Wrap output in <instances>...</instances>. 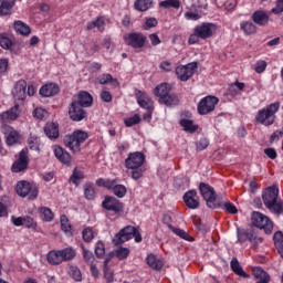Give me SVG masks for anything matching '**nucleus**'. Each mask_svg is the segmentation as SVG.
Instances as JSON below:
<instances>
[{"instance_id":"obj_1","label":"nucleus","mask_w":283,"mask_h":283,"mask_svg":"<svg viewBox=\"0 0 283 283\" xmlns=\"http://www.w3.org/2000/svg\"><path fill=\"white\" fill-rule=\"evenodd\" d=\"M262 200L271 213H274L275 216H282L283 201L280 199V189L277 186L268 187L262 192Z\"/></svg>"},{"instance_id":"obj_2","label":"nucleus","mask_w":283,"mask_h":283,"mask_svg":"<svg viewBox=\"0 0 283 283\" xmlns=\"http://www.w3.org/2000/svg\"><path fill=\"white\" fill-rule=\"evenodd\" d=\"M90 138V135L85 130H74L72 135H65L63 138V143L65 147H69L71 151L74 154H78L81 151V145L85 143V140Z\"/></svg>"},{"instance_id":"obj_3","label":"nucleus","mask_w":283,"mask_h":283,"mask_svg":"<svg viewBox=\"0 0 283 283\" xmlns=\"http://www.w3.org/2000/svg\"><path fill=\"white\" fill-rule=\"evenodd\" d=\"M199 191L209 209H219V207H222V201L218 199L216 190L209 184L200 182Z\"/></svg>"},{"instance_id":"obj_4","label":"nucleus","mask_w":283,"mask_h":283,"mask_svg":"<svg viewBox=\"0 0 283 283\" xmlns=\"http://www.w3.org/2000/svg\"><path fill=\"white\" fill-rule=\"evenodd\" d=\"M279 109L280 103H273L268 107L260 109L255 116L256 123H260V125H264L265 127H271V125L275 123V113Z\"/></svg>"},{"instance_id":"obj_5","label":"nucleus","mask_w":283,"mask_h":283,"mask_svg":"<svg viewBox=\"0 0 283 283\" xmlns=\"http://www.w3.org/2000/svg\"><path fill=\"white\" fill-rule=\"evenodd\" d=\"M15 191L21 198H25L28 196L29 200H36L39 197V188L27 180L19 181L17 184Z\"/></svg>"},{"instance_id":"obj_6","label":"nucleus","mask_w":283,"mask_h":283,"mask_svg":"<svg viewBox=\"0 0 283 283\" xmlns=\"http://www.w3.org/2000/svg\"><path fill=\"white\" fill-rule=\"evenodd\" d=\"M124 41L126 45L134 48V50H140L145 48L147 43V36L140 32H132L124 34Z\"/></svg>"},{"instance_id":"obj_7","label":"nucleus","mask_w":283,"mask_h":283,"mask_svg":"<svg viewBox=\"0 0 283 283\" xmlns=\"http://www.w3.org/2000/svg\"><path fill=\"white\" fill-rule=\"evenodd\" d=\"M252 224H254L256 229H263L266 234L272 233L273 231V222L269 217L261 212L252 213Z\"/></svg>"},{"instance_id":"obj_8","label":"nucleus","mask_w":283,"mask_h":283,"mask_svg":"<svg viewBox=\"0 0 283 283\" xmlns=\"http://www.w3.org/2000/svg\"><path fill=\"white\" fill-rule=\"evenodd\" d=\"M219 99L216 96H206L203 97L199 104H198V114H200V116H206V114H211V112H213V109H216V105H218Z\"/></svg>"},{"instance_id":"obj_9","label":"nucleus","mask_w":283,"mask_h":283,"mask_svg":"<svg viewBox=\"0 0 283 283\" xmlns=\"http://www.w3.org/2000/svg\"><path fill=\"white\" fill-rule=\"evenodd\" d=\"M198 70V62H191L186 65L177 66L176 75L180 81H189Z\"/></svg>"},{"instance_id":"obj_10","label":"nucleus","mask_w":283,"mask_h":283,"mask_svg":"<svg viewBox=\"0 0 283 283\" xmlns=\"http://www.w3.org/2000/svg\"><path fill=\"white\" fill-rule=\"evenodd\" d=\"M218 30V27L211 22H203L197 27H195L196 34L203 40L211 39L213 33Z\"/></svg>"},{"instance_id":"obj_11","label":"nucleus","mask_w":283,"mask_h":283,"mask_svg":"<svg viewBox=\"0 0 283 283\" xmlns=\"http://www.w3.org/2000/svg\"><path fill=\"white\" fill-rule=\"evenodd\" d=\"M145 164V154L140 151L130 153L125 159L126 169H138L143 168Z\"/></svg>"},{"instance_id":"obj_12","label":"nucleus","mask_w":283,"mask_h":283,"mask_svg":"<svg viewBox=\"0 0 283 283\" xmlns=\"http://www.w3.org/2000/svg\"><path fill=\"white\" fill-rule=\"evenodd\" d=\"M102 207L106 209V211H113L114 216H120L124 211L123 202L115 197H105Z\"/></svg>"},{"instance_id":"obj_13","label":"nucleus","mask_w":283,"mask_h":283,"mask_svg":"<svg viewBox=\"0 0 283 283\" xmlns=\"http://www.w3.org/2000/svg\"><path fill=\"white\" fill-rule=\"evenodd\" d=\"M134 231H136V227L134 226H127L123 228L113 238V244H115V247H118V244H124V242H128V240H132V238H134Z\"/></svg>"},{"instance_id":"obj_14","label":"nucleus","mask_w":283,"mask_h":283,"mask_svg":"<svg viewBox=\"0 0 283 283\" xmlns=\"http://www.w3.org/2000/svg\"><path fill=\"white\" fill-rule=\"evenodd\" d=\"M28 165H30V160L28 159V150L22 149L18 159L13 163L11 170L13 174H21V171H25V169H28Z\"/></svg>"},{"instance_id":"obj_15","label":"nucleus","mask_w":283,"mask_h":283,"mask_svg":"<svg viewBox=\"0 0 283 283\" xmlns=\"http://www.w3.org/2000/svg\"><path fill=\"white\" fill-rule=\"evenodd\" d=\"M136 97L138 105H140L144 109H147V113L144 116L145 120H147V118H151V105H154L151 97L140 91L136 93Z\"/></svg>"},{"instance_id":"obj_16","label":"nucleus","mask_w":283,"mask_h":283,"mask_svg":"<svg viewBox=\"0 0 283 283\" xmlns=\"http://www.w3.org/2000/svg\"><path fill=\"white\" fill-rule=\"evenodd\" d=\"M69 116L71 120L78 123L87 116V113L83 109V106L78 105V103L72 102L69 109Z\"/></svg>"},{"instance_id":"obj_17","label":"nucleus","mask_w":283,"mask_h":283,"mask_svg":"<svg viewBox=\"0 0 283 283\" xmlns=\"http://www.w3.org/2000/svg\"><path fill=\"white\" fill-rule=\"evenodd\" d=\"M27 90H28V82H25L24 80L18 81L12 92L13 98L15 101H25V96L28 94Z\"/></svg>"},{"instance_id":"obj_18","label":"nucleus","mask_w":283,"mask_h":283,"mask_svg":"<svg viewBox=\"0 0 283 283\" xmlns=\"http://www.w3.org/2000/svg\"><path fill=\"white\" fill-rule=\"evenodd\" d=\"M184 202L188 209H198L200 200H198V191L189 190L184 195Z\"/></svg>"},{"instance_id":"obj_19","label":"nucleus","mask_w":283,"mask_h":283,"mask_svg":"<svg viewBox=\"0 0 283 283\" xmlns=\"http://www.w3.org/2000/svg\"><path fill=\"white\" fill-rule=\"evenodd\" d=\"M8 134L6 135V143L8 147H12L14 145H21V134H19L14 128L7 126Z\"/></svg>"},{"instance_id":"obj_20","label":"nucleus","mask_w":283,"mask_h":283,"mask_svg":"<svg viewBox=\"0 0 283 283\" xmlns=\"http://www.w3.org/2000/svg\"><path fill=\"white\" fill-rule=\"evenodd\" d=\"M73 103H78L82 107H92L94 98L88 92L82 91L78 93L77 99L73 101Z\"/></svg>"},{"instance_id":"obj_21","label":"nucleus","mask_w":283,"mask_h":283,"mask_svg":"<svg viewBox=\"0 0 283 283\" xmlns=\"http://www.w3.org/2000/svg\"><path fill=\"white\" fill-rule=\"evenodd\" d=\"M44 134L51 140H56V138H59V124L46 123L44 126Z\"/></svg>"},{"instance_id":"obj_22","label":"nucleus","mask_w":283,"mask_h":283,"mask_svg":"<svg viewBox=\"0 0 283 283\" xmlns=\"http://www.w3.org/2000/svg\"><path fill=\"white\" fill-rule=\"evenodd\" d=\"M17 0H2L0 3V17H10Z\"/></svg>"},{"instance_id":"obj_23","label":"nucleus","mask_w":283,"mask_h":283,"mask_svg":"<svg viewBox=\"0 0 283 283\" xmlns=\"http://www.w3.org/2000/svg\"><path fill=\"white\" fill-rule=\"evenodd\" d=\"M55 157L60 163H63L64 165H70L72 163V156L67 150L63 149L61 146L56 147L54 149Z\"/></svg>"},{"instance_id":"obj_24","label":"nucleus","mask_w":283,"mask_h":283,"mask_svg":"<svg viewBox=\"0 0 283 283\" xmlns=\"http://www.w3.org/2000/svg\"><path fill=\"white\" fill-rule=\"evenodd\" d=\"M59 93V85L54 83L46 84L40 88V94L48 98L50 96H56Z\"/></svg>"},{"instance_id":"obj_25","label":"nucleus","mask_w":283,"mask_h":283,"mask_svg":"<svg viewBox=\"0 0 283 283\" xmlns=\"http://www.w3.org/2000/svg\"><path fill=\"white\" fill-rule=\"evenodd\" d=\"M252 21L254 23H256V25H261V27L268 25L269 24V14H266V12H264V11H255L252 14Z\"/></svg>"},{"instance_id":"obj_26","label":"nucleus","mask_w":283,"mask_h":283,"mask_svg":"<svg viewBox=\"0 0 283 283\" xmlns=\"http://www.w3.org/2000/svg\"><path fill=\"white\" fill-rule=\"evenodd\" d=\"M46 260L49 264H52L53 266H59V264H62L63 262L60 250L50 251L46 255Z\"/></svg>"},{"instance_id":"obj_27","label":"nucleus","mask_w":283,"mask_h":283,"mask_svg":"<svg viewBox=\"0 0 283 283\" xmlns=\"http://www.w3.org/2000/svg\"><path fill=\"white\" fill-rule=\"evenodd\" d=\"M230 268L235 273V275H239L240 277H249V274L244 272L242 269V265H240V261H238V258H232L230 262Z\"/></svg>"},{"instance_id":"obj_28","label":"nucleus","mask_w":283,"mask_h":283,"mask_svg":"<svg viewBox=\"0 0 283 283\" xmlns=\"http://www.w3.org/2000/svg\"><path fill=\"white\" fill-rule=\"evenodd\" d=\"M99 85H107L109 83L112 87H118L120 83H118V80L114 78L112 74H102L98 77Z\"/></svg>"},{"instance_id":"obj_29","label":"nucleus","mask_w":283,"mask_h":283,"mask_svg":"<svg viewBox=\"0 0 283 283\" xmlns=\"http://www.w3.org/2000/svg\"><path fill=\"white\" fill-rule=\"evenodd\" d=\"M60 255L62 258V262H70V260H74L76 258V250H74V248H64L60 250Z\"/></svg>"},{"instance_id":"obj_30","label":"nucleus","mask_w":283,"mask_h":283,"mask_svg":"<svg viewBox=\"0 0 283 283\" xmlns=\"http://www.w3.org/2000/svg\"><path fill=\"white\" fill-rule=\"evenodd\" d=\"M180 125L184 128V132L188 134H196L198 132V125L193 124V120L182 118L180 119Z\"/></svg>"},{"instance_id":"obj_31","label":"nucleus","mask_w":283,"mask_h":283,"mask_svg":"<svg viewBox=\"0 0 283 283\" xmlns=\"http://www.w3.org/2000/svg\"><path fill=\"white\" fill-rule=\"evenodd\" d=\"M146 260L148 266H150V269H154L155 271H160V269H163V266L165 265V263L158 260L154 254H149Z\"/></svg>"},{"instance_id":"obj_32","label":"nucleus","mask_w":283,"mask_h":283,"mask_svg":"<svg viewBox=\"0 0 283 283\" xmlns=\"http://www.w3.org/2000/svg\"><path fill=\"white\" fill-rule=\"evenodd\" d=\"M240 28L248 36H251V34H255V32H258V27H255L253 22L243 21L240 23Z\"/></svg>"},{"instance_id":"obj_33","label":"nucleus","mask_w":283,"mask_h":283,"mask_svg":"<svg viewBox=\"0 0 283 283\" xmlns=\"http://www.w3.org/2000/svg\"><path fill=\"white\" fill-rule=\"evenodd\" d=\"M13 28L18 34H22V36H28L31 32L30 27L22 21H15Z\"/></svg>"},{"instance_id":"obj_34","label":"nucleus","mask_w":283,"mask_h":283,"mask_svg":"<svg viewBox=\"0 0 283 283\" xmlns=\"http://www.w3.org/2000/svg\"><path fill=\"white\" fill-rule=\"evenodd\" d=\"M253 229L251 230H244V229H238L237 230V235H238V242L240 244H243V242H247V240H251V235H253Z\"/></svg>"},{"instance_id":"obj_35","label":"nucleus","mask_w":283,"mask_h":283,"mask_svg":"<svg viewBox=\"0 0 283 283\" xmlns=\"http://www.w3.org/2000/svg\"><path fill=\"white\" fill-rule=\"evenodd\" d=\"M84 198L86 200H94V198H96V189L94 188V184L86 182L84 185Z\"/></svg>"},{"instance_id":"obj_36","label":"nucleus","mask_w":283,"mask_h":283,"mask_svg":"<svg viewBox=\"0 0 283 283\" xmlns=\"http://www.w3.org/2000/svg\"><path fill=\"white\" fill-rule=\"evenodd\" d=\"M159 103H161L163 105H167V107H171V105H178L179 99L178 96L168 94L159 98Z\"/></svg>"},{"instance_id":"obj_37","label":"nucleus","mask_w":283,"mask_h":283,"mask_svg":"<svg viewBox=\"0 0 283 283\" xmlns=\"http://www.w3.org/2000/svg\"><path fill=\"white\" fill-rule=\"evenodd\" d=\"M134 6L139 12H147L151 8V0H136Z\"/></svg>"},{"instance_id":"obj_38","label":"nucleus","mask_w":283,"mask_h":283,"mask_svg":"<svg viewBox=\"0 0 283 283\" xmlns=\"http://www.w3.org/2000/svg\"><path fill=\"white\" fill-rule=\"evenodd\" d=\"M0 46H2L3 50H10V52L13 51L12 48H14V42L10 40V38L6 36V33L0 34Z\"/></svg>"},{"instance_id":"obj_39","label":"nucleus","mask_w":283,"mask_h":283,"mask_svg":"<svg viewBox=\"0 0 283 283\" xmlns=\"http://www.w3.org/2000/svg\"><path fill=\"white\" fill-rule=\"evenodd\" d=\"M1 120H17L19 118V113L17 108H11L0 115Z\"/></svg>"},{"instance_id":"obj_40","label":"nucleus","mask_w":283,"mask_h":283,"mask_svg":"<svg viewBox=\"0 0 283 283\" xmlns=\"http://www.w3.org/2000/svg\"><path fill=\"white\" fill-rule=\"evenodd\" d=\"M171 231L175 233V235H178L182 240H187V242H193L195 240L193 237L182 229L171 227Z\"/></svg>"},{"instance_id":"obj_41","label":"nucleus","mask_w":283,"mask_h":283,"mask_svg":"<svg viewBox=\"0 0 283 283\" xmlns=\"http://www.w3.org/2000/svg\"><path fill=\"white\" fill-rule=\"evenodd\" d=\"M83 178H85L83 171L78 170V168H74L73 174L70 177V182L78 187V181L83 180Z\"/></svg>"},{"instance_id":"obj_42","label":"nucleus","mask_w":283,"mask_h":283,"mask_svg":"<svg viewBox=\"0 0 283 283\" xmlns=\"http://www.w3.org/2000/svg\"><path fill=\"white\" fill-rule=\"evenodd\" d=\"M60 222L62 231H64V233H69V235H72V224H70V219H67V216H61Z\"/></svg>"},{"instance_id":"obj_43","label":"nucleus","mask_w":283,"mask_h":283,"mask_svg":"<svg viewBox=\"0 0 283 283\" xmlns=\"http://www.w3.org/2000/svg\"><path fill=\"white\" fill-rule=\"evenodd\" d=\"M69 275L75 280V282H81L83 280V274L81 273V270L76 265H71L69 268Z\"/></svg>"},{"instance_id":"obj_44","label":"nucleus","mask_w":283,"mask_h":283,"mask_svg":"<svg viewBox=\"0 0 283 283\" xmlns=\"http://www.w3.org/2000/svg\"><path fill=\"white\" fill-rule=\"evenodd\" d=\"M168 94H169V85L160 84L155 87V95H157L158 98H164Z\"/></svg>"},{"instance_id":"obj_45","label":"nucleus","mask_w":283,"mask_h":283,"mask_svg":"<svg viewBox=\"0 0 283 283\" xmlns=\"http://www.w3.org/2000/svg\"><path fill=\"white\" fill-rule=\"evenodd\" d=\"M103 25H105L103 18H97L96 20L87 23L86 30H94V28H97L99 32H103Z\"/></svg>"},{"instance_id":"obj_46","label":"nucleus","mask_w":283,"mask_h":283,"mask_svg":"<svg viewBox=\"0 0 283 283\" xmlns=\"http://www.w3.org/2000/svg\"><path fill=\"white\" fill-rule=\"evenodd\" d=\"M112 191L114 196H117V198H125V196H127V188L124 185L115 184Z\"/></svg>"},{"instance_id":"obj_47","label":"nucleus","mask_w":283,"mask_h":283,"mask_svg":"<svg viewBox=\"0 0 283 283\" xmlns=\"http://www.w3.org/2000/svg\"><path fill=\"white\" fill-rule=\"evenodd\" d=\"M82 248V253H83V258H84V261L87 263V264H94V253L90 250H87L85 248V245H81Z\"/></svg>"},{"instance_id":"obj_48","label":"nucleus","mask_w":283,"mask_h":283,"mask_svg":"<svg viewBox=\"0 0 283 283\" xmlns=\"http://www.w3.org/2000/svg\"><path fill=\"white\" fill-rule=\"evenodd\" d=\"M262 242H264V239L262 237H259L258 232H255V230H253L252 235L250 237V243L252 244V247L254 249H258V247H260V244H262Z\"/></svg>"},{"instance_id":"obj_49","label":"nucleus","mask_w":283,"mask_h":283,"mask_svg":"<svg viewBox=\"0 0 283 283\" xmlns=\"http://www.w3.org/2000/svg\"><path fill=\"white\" fill-rule=\"evenodd\" d=\"M129 249L128 248H118L115 250V255L118 260H126V258H129Z\"/></svg>"},{"instance_id":"obj_50","label":"nucleus","mask_w":283,"mask_h":283,"mask_svg":"<svg viewBox=\"0 0 283 283\" xmlns=\"http://www.w3.org/2000/svg\"><path fill=\"white\" fill-rule=\"evenodd\" d=\"M82 238L84 242H92L94 240V230L92 228H85L82 231Z\"/></svg>"},{"instance_id":"obj_51","label":"nucleus","mask_w":283,"mask_h":283,"mask_svg":"<svg viewBox=\"0 0 283 283\" xmlns=\"http://www.w3.org/2000/svg\"><path fill=\"white\" fill-rule=\"evenodd\" d=\"M160 8H180V1L178 0H165L159 3Z\"/></svg>"},{"instance_id":"obj_52","label":"nucleus","mask_w":283,"mask_h":283,"mask_svg":"<svg viewBox=\"0 0 283 283\" xmlns=\"http://www.w3.org/2000/svg\"><path fill=\"white\" fill-rule=\"evenodd\" d=\"M244 87H245L244 83L237 81L234 84L230 85L229 92L230 94L235 95L238 94V92H242Z\"/></svg>"},{"instance_id":"obj_53","label":"nucleus","mask_w":283,"mask_h":283,"mask_svg":"<svg viewBox=\"0 0 283 283\" xmlns=\"http://www.w3.org/2000/svg\"><path fill=\"white\" fill-rule=\"evenodd\" d=\"M40 212L42 213L43 220H45V222H52V220H54V213H52L50 208H41Z\"/></svg>"},{"instance_id":"obj_54","label":"nucleus","mask_w":283,"mask_h":283,"mask_svg":"<svg viewBox=\"0 0 283 283\" xmlns=\"http://www.w3.org/2000/svg\"><path fill=\"white\" fill-rule=\"evenodd\" d=\"M33 116L34 118H39V120H43V118L48 117V111H45V108H35L33 111Z\"/></svg>"},{"instance_id":"obj_55","label":"nucleus","mask_w":283,"mask_h":283,"mask_svg":"<svg viewBox=\"0 0 283 283\" xmlns=\"http://www.w3.org/2000/svg\"><path fill=\"white\" fill-rule=\"evenodd\" d=\"M124 123L126 127H134V125H138V123H140V116L135 114L133 117L125 119Z\"/></svg>"},{"instance_id":"obj_56","label":"nucleus","mask_w":283,"mask_h":283,"mask_svg":"<svg viewBox=\"0 0 283 283\" xmlns=\"http://www.w3.org/2000/svg\"><path fill=\"white\" fill-rule=\"evenodd\" d=\"M95 255L96 258H103V255H105V244L101 241L96 243Z\"/></svg>"},{"instance_id":"obj_57","label":"nucleus","mask_w":283,"mask_h":283,"mask_svg":"<svg viewBox=\"0 0 283 283\" xmlns=\"http://www.w3.org/2000/svg\"><path fill=\"white\" fill-rule=\"evenodd\" d=\"M221 207H223V209H226V211L228 213H231V214L238 213V208L233 203H231L230 201H227L223 205L221 203Z\"/></svg>"},{"instance_id":"obj_58","label":"nucleus","mask_w":283,"mask_h":283,"mask_svg":"<svg viewBox=\"0 0 283 283\" xmlns=\"http://www.w3.org/2000/svg\"><path fill=\"white\" fill-rule=\"evenodd\" d=\"M130 175L133 180H140L143 178V174H145V169L143 168H135L130 169Z\"/></svg>"},{"instance_id":"obj_59","label":"nucleus","mask_w":283,"mask_h":283,"mask_svg":"<svg viewBox=\"0 0 283 283\" xmlns=\"http://www.w3.org/2000/svg\"><path fill=\"white\" fill-rule=\"evenodd\" d=\"M273 240H274V244H275L276 249H277V247H282L283 245V232L282 231L275 232Z\"/></svg>"},{"instance_id":"obj_60","label":"nucleus","mask_w":283,"mask_h":283,"mask_svg":"<svg viewBox=\"0 0 283 283\" xmlns=\"http://www.w3.org/2000/svg\"><path fill=\"white\" fill-rule=\"evenodd\" d=\"M156 25H158V20H156V18H148L146 19L144 30H151V28H156Z\"/></svg>"},{"instance_id":"obj_61","label":"nucleus","mask_w":283,"mask_h":283,"mask_svg":"<svg viewBox=\"0 0 283 283\" xmlns=\"http://www.w3.org/2000/svg\"><path fill=\"white\" fill-rule=\"evenodd\" d=\"M104 277L107 283L114 282V271L109 268H104Z\"/></svg>"},{"instance_id":"obj_62","label":"nucleus","mask_w":283,"mask_h":283,"mask_svg":"<svg viewBox=\"0 0 283 283\" xmlns=\"http://www.w3.org/2000/svg\"><path fill=\"white\" fill-rule=\"evenodd\" d=\"M209 147V139H207L206 137L201 138L198 143H197V149L198 151H202L205 149H207Z\"/></svg>"},{"instance_id":"obj_63","label":"nucleus","mask_w":283,"mask_h":283,"mask_svg":"<svg viewBox=\"0 0 283 283\" xmlns=\"http://www.w3.org/2000/svg\"><path fill=\"white\" fill-rule=\"evenodd\" d=\"M264 70H266V61L256 62V64L254 65V71L258 74H262V72H264Z\"/></svg>"},{"instance_id":"obj_64","label":"nucleus","mask_w":283,"mask_h":283,"mask_svg":"<svg viewBox=\"0 0 283 283\" xmlns=\"http://www.w3.org/2000/svg\"><path fill=\"white\" fill-rule=\"evenodd\" d=\"M24 226L27 229H34L36 227V222H34V219L32 217L27 216L24 217Z\"/></svg>"}]
</instances>
